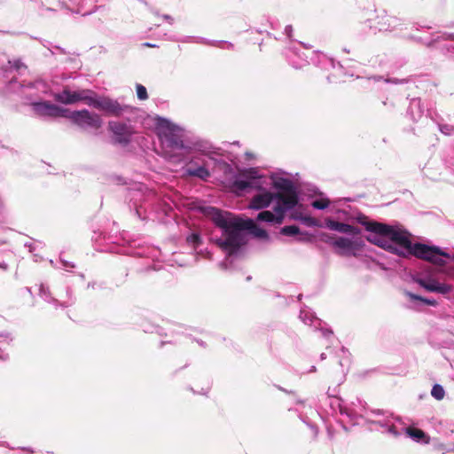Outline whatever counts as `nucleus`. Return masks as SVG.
<instances>
[{
  "label": "nucleus",
  "mask_w": 454,
  "mask_h": 454,
  "mask_svg": "<svg viewBox=\"0 0 454 454\" xmlns=\"http://www.w3.org/2000/svg\"><path fill=\"white\" fill-rule=\"evenodd\" d=\"M433 36H434V38L429 43H427L428 46L438 43L442 39V40H450V41L453 42V43L450 44V47L454 49V34L453 33H437L436 35H434Z\"/></svg>",
  "instance_id": "c85d7f7f"
},
{
  "label": "nucleus",
  "mask_w": 454,
  "mask_h": 454,
  "mask_svg": "<svg viewBox=\"0 0 454 454\" xmlns=\"http://www.w3.org/2000/svg\"><path fill=\"white\" fill-rule=\"evenodd\" d=\"M319 239L323 242H325L329 245H331L333 247V242L335 241L334 239H333L332 236H330L327 233H321L319 236Z\"/></svg>",
  "instance_id": "e433bc0d"
},
{
  "label": "nucleus",
  "mask_w": 454,
  "mask_h": 454,
  "mask_svg": "<svg viewBox=\"0 0 454 454\" xmlns=\"http://www.w3.org/2000/svg\"><path fill=\"white\" fill-rule=\"evenodd\" d=\"M296 239L300 242L309 243L312 242L313 236L308 232H300L297 235Z\"/></svg>",
  "instance_id": "f704fd0d"
},
{
  "label": "nucleus",
  "mask_w": 454,
  "mask_h": 454,
  "mask_svg": "<svg viewBox=\"0 0 454 454\" xmlns=\"http://www.w3.org/2000/svg\"><path fill=\"white\" fill-rule=\"evenodd\" d=\"M405 294L410 298L412 301H419L423 304L436 307L438 305V302L435 299H429V298H424L422 296L414 294L411 292H406Z\"/></svg>",
  "instance_id": "cd10ccee"
},
{
  "label": "nucleus",
  "mask_w": 454,
  "mask_h": 454,
  "mask_svg": "<svg viewBox=\"0 0 454 454\" xmlns=\"http://www.w3.org/2000/svg\"><path fill=\"white\" fill-rule=\"evenodd\" d=\"M438 129L439 130L446 135V136H451L454 135V126L450 124H442L438 123Z\"/></svg>",
  "instance_id": "473e14b6"
},
{
  "label": "nucleus",
  "mask_w": 454,
  "mask_h": 454,
  "mask_svg": "<svg viewBox=\"0 0 454 454\" xmlns=\"http://www.w3.org/2000/svg\"><path fill=\"white\" fill-rule=\"evenodd\" d=\"M262 185V189H257L260 192L251 199L249 207L257 210L262 209L276 200L275 209H281L284 207V178H275L272 176H263Z\"/></svg>",
  "instance_id": "f03ea898"
},
{
  "label": "nucleus",
  "mask_w": 454,
  "mask_h": 454,
  "mask_svg": "<svg viewBox=\"0 0 454 454\" xmlns=\"http://www.w3.org/2000/svg\"><path fill=\"white\" fill-rule=\"evenodd\" d=\"M286 59L294 68H301L309 62L321 68L334 66L332 59L322 52L309 51L301 42H286Z\"/></svg>",
  "instance_id": "7ed1b4c3"
},
{
  "label": "nucleus",
  "mask_w": 454,
  "mask_h": 454,
  "mask_svg": "<svg viewBox=\"0 0 454 454\" xmlns=\"http://www.w3.org/2000/svg\"><path fill=\"white\" fill-rule=\"evenodd\" d=\"M366 239L372 244H374L381 248H384L388 252L392 253V249H395L393 247V242H391V240L388 239L387 236L382 233L371 232V234L367 236Z\"/></svg>",
  "instance_id": "aec40b11"
},
{
  "label": "nucleus",
  "mask_w": 454,
  "mask_h": 454,
  "mask_svg": "<svg viewBox=\"0 0 454 454\" xmlns=\"http://www.w3.org/2000/svg\"><path fill=\"white\" fill-rule=\"evenodd\" d=\"M342 51H343L344 52H347V53H348V52H349V50H348L347 48H343V50H342Z\"/></svg>",
  "instance_id": "de8ad7c7"
},
{
  "label": "nucleus",
  "mask_w": 454,
  "mask_h": 454,
  "mask_svg": "<svg viewBox=\"0 0 454 454\" xmlns=\"http://www.w3.org/2000/svg\"><path fill=\"white\" fill-rule=\"evenodd\" d=\"M451 259L454 260V254L452 255Z\"/></svg>",
  "instance_id": "09e8293b"
},
{
  "label": "nucleus",
  "mask_w": 454,
  "mask_h": 454,
  "mask_svg": "<svg viewBox=\"0 0 454 454\" xmlns=\"http://www.w3.org/2000/svg\"><path fill=\"white\" fill-rule=\"evenodd\" d=\"M431 395L437 401H441L444 398L445 390L442 385L434 384L432 387Z\"/></svg>",
  "instance_id": "7c9ffc66"
},
{
  "label": "nucleus",
  "mask_w": 454,
  "mask_h": 454,
  "mask_svg": "<svg viewBox=\"0 0 454 454\" xmlns=\"http://www.w3.org/2000/svg\"><path fill=\"white\" fill-rule=\"evenodd\" d=\"M448 274H449V276H450L452 279H454V271L452 272V271H450H450L448 272Z\"/></svg>",
  "instance_id": "c03bdc74"
},
{
  "label": "nucleus",
  "mask_w": 454,
  "mask_h": 454,
  "mask_svg": "<svg viewBox=\"0 0 454 454\" xmlns=\"http://www.w3.org/2000/svg\"><path fill=\"white\" fill-rule=\"evenodd\" d=\"M67 119L82 129L91 128L98 129L103 123L101 117L98 114L91 113L87 109L69 111Z\"/></svg>",
  "instance_id": "9b49d317"
},
{
  "label": "nucleus",
  "mask_w": 454,
  "mask_h": 454,
  "mask_svg": "<svg viewBox=\"0 0 454 454\" xmlns=\"http://www.w3.org/2000/svg\"><path fill=\"white\" fill-rule=\"evenodd\" d=\"M371 412L375 414V415H383V412L381 411H380V410H378V411H372Z\"/></svg>",
  "instance_id": "79ce46f5"
},
{
  "label": "nucleus",
  "mask_w": 454,
  "mask_h": 454,
  "mask_svg": "<svg viewBox=\"0 0 454 454\" xmlns=\"http://www.w3.org/2000/svg\"><path fill=\"white\" fill-rule=\"evenodd\" d=\"M299 317L305 325H311L315 330H319L323 337L328 339L329 337L333 336V331L331 329L323 327L322 320L317 318L309 309H301L300 310Z\"/></svg>",
  "instance_id": "2eb2a0df"
},
{
  "label": "nucleus",
  "mask_w": 454,
  "mask_h": 454,
  "mask_svg": "<svg viewBox=\"0 0 454 454\" xmlns=\"http://www.w3.org/2000/svg\"><path fill=\"white\" fill-rule=\"evenodd\" d=\"M363 245L364 242L358 236L352 237V239L340 237L333 242V247L337 249V253L340 255H356Z\"/></svg>",
  "instance_id": "4468645a"
},
{
  "label": "nucleus",
  "mask_w": 454,
  "mask_h": 454,
  "mask_svg": "<svg viewBox=\"0 0 454 454\" xmlns=\"http://www.w3.org/2000/svg\"><path fill=\"white\" fill-rule=\"evenodd\" d=\"M387 82H392V83H395V84H398V83H404V82H407V80L406 79H396V78H393V79H388L387 80Z\"/></svg>",
  "instance_id": "58836bf2"
},
{
  "label": "nucleus",
  "mask_w": 454,
  "mask_h": 454,
  "mask_svg": "<svg viewBox=\"0 0 454 454\" xmlns=\"http://www.w3.org/2000/svg\"><path fill=\"white\" fill-rule=\"evenodd\" d=\"M301 188L300 176L289 174L286 171V216L297 220V216L304 217V207L299 204V193Z\"/></svg>",
  "instance_id": "423d86ee"
},
{
  "label": "nucleus",
  "mask_w": 454,
  "mask_h": 454,
  "mask_svg": "<svg viewBox=\"0 0 454 454\" xmlns=\"http://www.w3.org/2000/svg\"><path fill=\"white\" fill-rule=\"evenodd\" d=\"M363 224L365 230L370 232L382 233L387 236L388 239L393 242V247L395 248L392 249L393 254L403 257L409 256L412 243L405 231L394 226L374 221L364 222Z\"/></svg>",
  "instance_id": "20e7f679"
},
{
  "label": "nucleus",
  "mask_w": 454,
  "mask_h": 454,
  "mask_svg": "<svg viewBox=\"0 0 454 454\" xmlns=\"http://www.w3.org/2000/svg\"><path fill=\"white\" fill-rule=\"evenodd\" d=\"M298 221H300L301 223L308 227H324L325 224H323L320 221L317 220L316 218L305 215L304 217L297 216Z\"/></svg>",
  "instance_id": "c756f323"
},
{
  "label": "nucleus",
  "mask_w": 454,
  "mask_h": 454,
  "mask_svg": "<svg viewBox=\"0 0 454 454\" xmlns=\"http://www.w3.org/2000/svg\"><path fill=\"white\" fill-rule=\"evenodd\" d=\"M35 110L42 115L50 117L68 118L69 109L51 104L49 101H43L35 104Z\"/></svg>",
  "instance_id": "dca6fc26"
},
{
  "label": "nucleus",
  "mask_w": 454,
  "mask_h": 454,
  "mask_svg": "<svg viewBox=\"0 0 454 454\" xmlns=\"http://www.w3.org/2000/svg\"><path fill=\"white\" fill-rule=\"evenodd\" d=\"M331 406L333 410L338 408L342 417L340 424L345 430H348L349 426L359 424L360 419L367 416L365 403L358 398H356V401L348 403L340 398L335 397L331 402Z\"/></svg>",
  "instance_id": "39448f33"
},
{
  "label": "nucleus",
  "mask_w": 454,
  "mask_h": 454,
  "mask_svg": "<svg viewBox=\"0 0 454 454\" xmlns=\"http://www.w3.org/2000/svg\"><path fill=\"white\" fill-rule=\"evenodd\" d=\"M374 424L379 425L380 427L384 429V432H387L389 434L394 436H399L401 432L396 429V427L394 425L393 421L389 418H386L383 419H379L373 421Z\"/></svg>",
  "instance_id": "393cba45"
},
{
  "label": "nucleus",
  "mask_w": 454,
  "mask_h": 454,
  "mask_svg": "<svg viewBox=\"0 0 454 454\" xmlns=\"http://www.w3.org/2000/svg\"><path fill=\"white\" fill-rule=\"evenodd\" d=\"M325 227L331 231H335L340 233H344L352 237L359 236L361 231L358 227L350 225L345 223H340L331 218H326L325 221Z\"/></svg>",
  "instance_id": "a211bd4d"
},
{
  "label": "nucleus",
  "mask_w": 454,
  "mask_h": 454,
  "mask_svg": "<svg viewBox=\"0 0 454 454\" xmlns=\"http://www.w3.org/2000/svg\"><path fill=\"white\" fill-rule=\"evenodd\" d=\"M262 177L257 175L255 168L243 170L239 173V177L233 181L231 186V191L239 193L248 188L262 189Z\"/></svg>",
  "instance_id": "9d476101"
},
{
  "label": "nucleus",
  "mask_w": 454,
  "mask_h": 454,
  "mask_svg": "<svg viewBox=\"0 0 454 454\" xmlns=\"http://www.w3.org/2000/svg\"><path fill=\"white\" fill-rule=\"evenodd\" d=\"M308 192H310L309 193L310 196L318 195L320 197L319 199L315 200L311 202V206L313 208L318 209V210H324L329 207L330 200L324 193L319 192V190L315 185L309 184V188H308Z\"/></svg>",
  "instance_id": "6ab92c4d"
},
{
  "label": "nucleus",
  "mask_w": 454,
  "mask_h": 454,
  "mask_svg": "<svg viewBox=\"0 0 454 454\" xmlns=\"http://www.w3.org/2000/svg\"><path fill=\"white\" fill-rule=\"evenodd\" d=\"M448 168L454 171V153L445 161Z\"/></svg>",
  "instance_id": "4c0bfd02"
},
{
  "label": "nucleus",
  "mask_w": 454,
  "mask_h": 454,
  "mask_svg": "<svg viewBox=\"0 0 454 454\" xmlns=\"http://www.w3.org/2000/svg\"><path fill=\"white\" fill-rule=\"evenodd\" d=\"M291 32H292V27L291 26H286V30H285V33H286V36L287 37H291Z\"/></svg>",
  "instance_id": "ea45409f"
},
{
  "label": "nucleus",
  "mask_w": 454,
  "mask_h": 454,
  "mask_svg": "<svg viewBox=\"0 0 454 454\" xmlns=\"http://www.w3.org/2000/svg\"><path fill=\"white\" fill-rule=\"evenodd\" d=\"M0 269L4 270H6L8 269V266L6 263L4 262H1L0 263Z\"/></svg>",
  "instance_id": "a19ab883"
},
{
  "label": "nucleus",
  "mask_w": 454,
  "mask_h": 454,
  "mask_svg": "<svg viewBox=\"0 0 454 454\" xmlns=\"http://www.w3.org/2000/svg\"><path fill=\"white\" fill-rule=\"evenodd\" d=\"M407 114L410 116L411 120L413 121H418L419 119L423 117L424 107L422 106L420 98H415L410 101V106Z\"/></svg>",
  "instance_id": "412c9836"
},
{
  "label": "nucleus",
  "mask_w": 454,
  "mask_h": 454,
  "mask_svg": "<svg viewBox=\"0 0 454 454\" xmlns=\"http://www.w3.org/2000/svg\"><path fill=\"white\" fill-rule=\"evenodd\" d=\"M137 96L140 100H146L148 98V94L146 88L142 84H137Z\"/></svg>",
  "instance_id": "72a5a7b5"
},
{
  "label": "nucleus",
  "mask_w": 454,
  "mask_h": 454,
  "mask_svg": "<svg viewBox=\"0 0 454 454\" xmlns=\"http://www.w3.org/2000/svg\"><path fill=\"white\" fill-rule=\"evenodd\" d=\"M207 214L214 223L223 230V236L215 240V244L228 255H233L247 242L245 231L254 238L267 239V231L261 228L256 221L280 224L284 220V207L281 209H275V213L269 210L262 211L255 220L244 219L213 207L207 209Z\"/></svg>",
  "instance_id": "f257e3e1"
},
{
  "label": "nucleus",
  "mask_w": 454,
  "mask_h": 454,
  "mask_svg": "<svg viewBox=\"0 0 454 454\" xmlns=\"http://www.w3.org/2000/svg\"><path fill=\"white\" fill-rule=\"evenodd\" d=\"M286 398L288 402H292L294 403V407H288V419H291L297 413L298 418L301 420V423L308 428L309 436L311 439H316L318 434V427L314 423L312 419L309 417V414L310 416H319V414L316 411H314L311 406H307L305 401L296 399L295 395L294 393L287 392L286 390Z\"/></svg>",
  "instance_id": "0eeeda50"
},
{
  "label": "nucleus",
  "mask_w": 454,
  "mask_h": 454,
  "mask_svg": "<svg viewBox=\"0 0 454 454\" xmlns=\"http://www.w3.org/2000/svg\"><path fill=\"white\" fill-rule=\"evenodd\" d=\"M409 255H414L417 258L426 260L438 266L445 264V261L442 257H450V254L442 251L439 247L428 246L422 243L412 244Z\"/></svg>",
  "instance_id": "1a4fd4ad"
},
{
  "label": "nucleus",
  "mask_w": 454,
  "mask_h": 454,
  "mask_svg": "<svg viewBox=\"0 0 454 454\" xmlns=\"http://www.w3.org/2000/svg\"><path fill=\"white\" fill-rule=\"evenodd\" d=\"M186 241L193 248H197L201 244V238L197 233H192L186 238Z\"/></svg>",
  "instance_id": "2f4dec72"
},
{
  "label": "nucleus",
  "mask_w": 454,
  "mask_h": 454,
  "mask_svg": "<svg viewBox=\"0 0 454 454\" xmlns=\"http://www.w3.org/2000/svg\"><path fill=\"white\" fill-rule=\"evenodd\" d=\"M300 232L299 227L295 225H286V236H297Z\"/></svg>",
  "instance_id": "c9c22d12"
},
{
  "label": "nucleus",
  "mask_w": 454,
  "mask_h": 454,
  "mask_svg": "<svg viewBox=\"0 0 454 454\" xmlns=\"http://www.w3.org/2000/svg\"><path fill=\"white\" fill-rule=\"evenodd\" d=\"M418 284L428 292L436 293L442 295L450 294L453 289L451 285L441 283L432 278H420L418 280Z\"/></svg>",
  "instance_id": "f3484780"
},
{
  "label": "nucleus",
  "mask_w": 454,
  "mask_h": 454,
  "mask_svg": "<svg viewBox=\"0 0 454 454\" xmlns=\"http://www.w3.org/2000/svg\"><path fill=\"white\" fill-rule=\"evenodd\" d=\"M157 136L165 153L172 157V152L184 148L181 130L167 120H160L156 128Z\"/></svg>",
  "instance_id": "6e6552de"
},
{
  "label": "nucleus",
  "mask_w": 454,
  "mask_h": 454,
  "mask_svg": "<svg viewBox=\"0 0 454 454\" xmlns=\"http://www.w3.org/2000/svg\"><path fill=\"white\" fill-rule=\"evenodd\" d=\"M396 22V18L386 15L380 18L378 21V26L374 27V28L378 31L394 30Z\"/></svg>",
  "instance_id": "b1692460"
},
{
  "label": "nucleus",
  "mask_w": 454,
  "mask_h": 454,
  "mask_svg": "<svg viewBox=\"0 0 454 454\" xmlns=\"http://www.w3.org/2000/svg\"><path fill=\"white\" fill-rule=\"evenodd\" d=\"M53 98L59 103L72 105V90L68 87H65L62 91L54 93Z\"/></svg>",
  "instance_id": "a878e982"
},
{
  "label": "nucleus",
  "mask_w": 454,
  "mask_h": 454,
  "mask_svg": "<svg viewBox=\"0 0 454 454\" xmlns=\"http://www.w3.org/2000/svg\"><path fill=\"white\" fill-rule=\"evenodd\" d=\"M316 372V366L312 365L309 372Z\"/></svg>",
  "instance_id": "a18cd8bd"
},
{
  "label": "nucleus",
  "mask_w": 454,
  "mask_h": 454,
  "mask_svg": "<svg viewBox=\"0 0 454 454\" xmlns=\"http://www.w3.org/2000/svg\"><path fill=\"white\" fill-rule=\"evenodd\" d=\"M94 92L95 91L91 90H80L72 91V105L79 101H83L86 105L90 106Z\"/></svg>",
  "instance_id": "5701e85b"
},
{
  "label": "nucleus",
  "mask_w": 454,
  "mask_h": 454,
  "mask_svg": "<svg viewBox=\"0 0 454 454\" xmlns=\"http://www.w3.org/2000/svg\"><path fill=\"white\" fill-rule=\"evenodd\" d=\"M320 358H321V360L325 359V353H322V354L320 355Z\"/></svg>",
  "instance_id": "49530a36"
},
{
  "label": "nucleus",
  "mask_w": 454,
  "mask_h": 454,
  "mask_svg": "<svg viewBox=\"0 0 454 454\" xmlns=\"http://www.w3.org/2000/svg\"><path fill=\"white\" fill-rule=\"evenodd\" d=\"M107 129L112 134L113 143L123 146L128 145L131 142L132 136L135 133L131 125L115 121H108Z\"/></svg>",
  "instance_id": "f8f14e48"
},
{
  "label": "nucleus",
  "mask_w": 454,
  "mask_h": 454,
  "mask_svg": "<svg viewBox=\"0 0 454 454\" xmlns=\"http://www.w3.org/2000/svg\"><path fill=\"white\" fill-rule=\"evenodd\" d=\"M327 432H328V435H329V437H330V438H333V432L331 431V428H330V427H328V428H327Z\"/></svg>",
  "instance_id": "37998d69"
},
{
  "label": "nucleus",
  "mask_w": 454,
  "mask_h": 454,
  "mask_svg": "<svg viewBox=\"0 0 454 454\" xmlns=\"http://www.w3.org/2000/svg\"><path fill=\"white\" fill-rule=\"evenodd\" d=\"M402 431H403L408 437L412 439L414 442L419 443H428L429 436L421 429L415 427H403Z\"/></svg>",
  "instance_id": "4be33fe9"
},
{
  "label": "nucleus",
  "mask_w": 454,
  "mask_h": 454,
  "mask_svg": "<svg viewBox=\"0 0 454 454\" xmlns=\"http://www.w3.org/2000/svg\"><path fill=\"white\" fill-rule=\"evenodd\" d=\"M90 106L116 117L121 116L124 110V107L121 106L117 100L108 97L98 96L96 92H94Z\"/></svg>",
  "instance_id": "ddd939ff"
},
{
  "label": "nucleus",
  "mask_w": 454,
  "mask_h": 454,
  "mask_svg": "<svg viewBox=\"0 0 454 454\" xmlns=\"http://www.w3.org/2000/svg\"><path fill=\"white\" fill-rule=\"evenodd\" d=\"M186 173L190 176H196L201 180H207L210 176L209 171L205 167L188 168Z\"/></svg>",
  "instance_id": "bb28decb"
}]
</instances>
